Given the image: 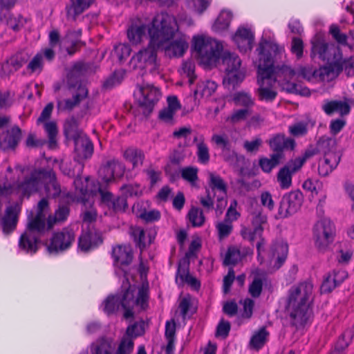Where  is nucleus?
Returning <instances> with one entry per match:
<instances>
[{"mask_svg": "<svg viewBox=\"0 0 354 354\" xmlns=\"http://www.w3.org/2000/svg\"><path fill=\"white\" fill-rule=\"evenodd\" d=\"M44 129L48 137V146L50 149H54L57 146V136L58 133L57 127L55 122H46L44 123Z\"/></svg>", "mask_w": 354, "mask_h": 354, "instance_id": "47", "label": "nucleus"}, {"mask_svg": "<svg viewBox=\"0 0 354 354\" xmlns=\"http://www.w3.org/2000/svg\"><path fill=\"white\" fill-rule=\"evenodd\" d=\"M20 211L21 207L18 204L6 207L5 214L1 220V225L4 234H9L15 230Z\"/></svg>", "mask_w": 354, "mask_h": 354, "instance_id": "23", "label": "nucleus"}, {"mask_svg": "<svg viewBox=\"0 0 354 354\" xmlns=\"http://www.w3.org/2000/svg\"><path fill=\"white\" fill-rule=\"evenodd\" d=\"M102 243L100 235L92 230L83 231L78 239V247L83 252L94 249Z\"/></svg>", "mask_w": 354, "mask_h": 354, "instance_id": "27", "label": "nucleus"}, {"mask_svg": "<svg viewBox=\"0 0 354 354\" xmlns=\"http://www.w3.org/2000/svg\"><path fill=\"white\" fill-rule=\"evenodd\" d=\"M330 33L339 44L342 45L346 44L347 36L340 32L338 26L332 25L330 28Z\"/></svg>", "mask_w": 354, "mask_h": 354, "instance_id": "64", "label": "nucleus"}, {"mask_svg": "<svg viewBox=\"0 0 354 354\" xmlns=\"http://www.w3.org/2000/svg\"><path fill=\"white\" fill-rule=\"evenodd\" d=\"M95 189L97 190V192L100 194L102 202L106 204L110 209H112L115 212L125 211L127 207L126 197L121 196L113 198L111 192L102 190L98 183L95 186Z\"/></svg>", "mask_w": 354, "mask_h": 354, "instance_id": "21", "label": "nucleus"}, {"mask_svg": "<svg viewBox=\"0 0 354 354\" xmlns=\"http://www.w3.org/2000/svg\"><path fill=\"white\" fill-rule=\"evenodd\" d=\"M212 0H187L189 8L194 12L201 15L210 5Z\"/></svg>", "mask_w": 354, "mask_h": 354, "instance_id": "54", "label": "nucleus"}, {"mask_svg": "<svg viewBox=\"0 0 354 354\" xmlns=\"http://www.w3.org/2000/svg\"><path fill=\"white\" fill-rule=\"evenodd\" d=\"M312 53L314 55H318L319 58L322 60L329 59L327 51L328 48V44L317 40L312 43Z\"/></svg>", "mask_w": 354, "mask_h": 354, "instance_id": "52", "label": "nucleus"}, {"mask_svg": "<svg viewBox=\"0 0 354 354\" xmlns=\"http://www.w3.org/2000/svg\"><path fill=\"white\" fill-rule=\"evenodd\" d=\"M93 0H71V5L66 6L68 19L75 21L77 16L88 9Z\"/></svg>", "mask_w": 354, "mask_h": 354, "instance_id": "33", "label": "nucleus"}, {"mask_svg": "<svg viewBox=\"0 0 354 354\" xmlns=\"http://www.w3.org/2000/svg\"><path fill=\"white\" fill-rule=\"evenodd\" d=\"M322 109L328 115L337 113L344 116L349 113L351 107L345 101L325 100L322 105Z\"/></svg>", "mask_w": 354, "mask_h": 354, "instance_id": "29", "label": "nucleus"}, {"mask_svg": "<svg viewBox=\"0 0 354 354\" xmlns=\"http://www.w3.org/2000/svg\"><path fill=\"white\" fill-rule=\"evenodd\" d=\"M304 203V195L299 190H292L283 195L278 209L279 218H286L297 212Z\"/></svg>", "mask_w": 354, "mask_h": 354, "instance_id": "14", "label": "nucleus"}, {"mask_svg": "<svg viewBox=\"0 0 354 354\" xmlns=\"http://www.w3.org/2000/svg\"><path fill=\"white\" fill-rule=\"evenodd\" d=\"M208 185L209 189L213 192L217 191L219 192V194L217 196V203L215 207L216 216V217H218L223 214V210L227 205L226 196L227 186L226 183L220 176L214 173L209 174Z\"/></svg>", "mask_w": 354, "mask_h": 354, "instance_id": "17", "label": "nucleus"}, {"mask_svg": "<svg viewBox=\"0 0 354 354\" xmlns=\"http://www.w3.org/2000/svg\"><path fill=\"white\" fill-rule=\"evenodd\" d=\"M21 130L17 125L12 126L0 134V147L3 150L14 149L21 138Z\"/></svg>", "mask_w": 354, "mask_h": 354, "instance_id": "24", "label": "nucleus"}, {"mask_svg": "<svg viewBox=\"0 0 354 354\" xmlns=\"http://www.w3.org/2000/svg\"><path fill=\"white\" fill-rule=\"evenodd\" d=\"M233 101L236 106L250 109L254 104V98L246 91H239L233 95Z\"/></svg>", "mask_w": 354, "mask_h": 354, "instance_id": "40", "label": "nucleus"}, {"mask_svg": "<svg viewBox=\"0 0 354 354\" xmlns=\"http://www.w3.org/2000/svg\"><path fill=\"white\" fill-rule=\"evenodd\" d=\"M30 57V55L27 51L21 50L11 56L9 59L14 69L19 70L28 62Z\"/></svg>", "mask_w": 354, "mask_h": 354, "instance_id": "49", "label": "nucleus"}, {"mask_svg": "<svg viewBox=\"0 0 354 354\" xmlns=\"http://www.w3.org/2000/svg\"><path fill=\"white\" fill-rule=\"evenodd\" d=\"M222 61L225 66L228 81L234 85L241 82L245 78V73L240 70L241 60L238 55L230 52H224Z\"/></svg>", "mask_w": 354, "mask_h": 354, "instance_id": "16", "label": "nucleus"}, {"mask_svg": "<svg viewBox=\"0 0 354 354\" xmlns=\"http://www.w3.org/2000/svg\"><path fill=\"white\" fill-rule=\"evenodd\" d=\"M187 216L189 222L194 227H201L205 223V218L203 215V212L198 207H192L189 210Z\"/></svg>", "mask_w": 354, "mask_h": 354, "instance_id": "51", "label": "nucleus"}, {"mask_svg": "<svg viewBox=\"0 0 354 354\" xmlns=\"http://www.w3.org/2000/svg\"><path fill=\"white\" fill-rule=\"evenodd\" d=\"M138 324H135L129 326L127 330V335L124 336L120 341L115 354H131L134 348L133 337H137L140 333L136 332Z\"/></svg>", "mask_w": 354, "mask_h": 354, "instance_id": "26", "label": "nucleus"}, {"mask_svg": "<svg viewBox=\"0 0 354 354\" xmlns=\"http://www.w3.org/2000/svg\"><path fill=\"white\" fill-rule=\"evenodd\" d=\"M149 289L148 285L142 284L137 288L129 284L127 279L124 281L121 292L115 295L109 296L104 301V310L108 315L115 313L120 308L124 310V317H133V308L138 307L141 310L148 308Z\"/></svg>", "mask_w": 354, "mask_h": 354, "instance_id": "3", "label": "nucleus"}, {"mask_svg": "<svg viewBox=\"0 0 354 354\" xmlns=\"http://www.w3.org/2000/svg\"><path fill=\"white\" fill-rule=\"evenodd\" d=\"M244 255L236 246H230L223 259V265L235 266L240 262Z\"/></svg>", "mask_w": 354, "mask_h": 354, "instance_id": "39", "label": "nucleus"}, {"mask_svg": "<svg viewBox=\"0 0 354 354\" xmlns=\"http://www.w3.org/2000/svg\"><path fill=\"white\" fill-rule=\"evenodd\" d=\"M44 65L42 54L37 53L27 64L26 70L30 74L39 75L43 71Z\"/></svg>", "mask_w": 354, "mask_h": 354, "instance_id": "45", "label": "nucleus"}, {"mask_svg": "<svg viewBox=\"0 0 354 354\" xmlns=\"http://www.w3.org/2000/svg\"><path fill=\"white\" fill-rule=\"evenodd\" d=\"M263 231V227L257 226L253 230L249 228L243 227L241 231V234L244 239L248 240L251 242L254 241L257 236H261Z\"/></svg>", "mask_w": 354, "mask_h": 354, "instance_id": "55", "label": "nucleus"}, {"mask_svg": "<svg viewBox=\"0 0 354 354\" xmlns=\"http://www.w3.org/2000/svg\"><path fill=\"white\" fill-rule=\"evenodd\" d=\"M87 95L88 89L84 86L80 85L77 88V93L71 99L59 100L57 102L58 109L62 111H71L78 105L82 100L86 98Z\"/></svg>", "mask_w": 354, "mask_h": 354, "instance_id": "32", "label": "nucleus"}, {"mask_svg": "<svg viewBox=\"0 0 354 354\" xmlns=\"http://www.w3.org/2000/svg\"><path fill=\"white\" fill-rule=\"evenodd\" d=\"M282 50L277 44L266 40L261 41L256 50L258 53V59L255 64L258 69L259 85L257 94L260 100L272 102L276 98L277 82L288 93L303 96H308L310 94V90L300 83L290 82V80L295 75V73L290 67L286 65L274 66L271 51L276 55L280 53Z\"/></svg>", "mask_w": 354, "mask_h": 354, "instance_id": "1", "label": "nucleus"}, {"mask_svg": "<svg viewBox=\"0 0 354 354\" xmlns=\"http://www.w3.org/2000/svg\"><path fill=\"white\" fill-rule=\"evenodd\" d=\"M317 149L324 155L319 162L318 172L320 176H326L337 167L341 155L337 151L335 140L330 138L320 140L317 143Z\"/></svg>", "mask_w": 354, "mask_h": 354, "instance_id": "11", "label": "nucleus"}, {"mask_svg": "<svg viewBox=\"0 0 354 354\" xmlns=\"http://www.w3.org/2000/svg\"><path fill=\"white\" fill-rule=\"evenodd\" d=\"M69 214V209L66 206H60L55 211L54 215H49L48 228H53L57 223L65 221Z\"/></svg>", "mask_w": 354, "mask_h": 354, "instance_id": "46", "label": "nucleus"}, {"mask_svg": "<svg viewBox=\"0 0 354 354\" xmlns=\"http://www.w3.org/2000/svg\"><path fill=\"white\" fill-rule=\"evenodd\" d=\"M167 41L160 46V49L164 50L165 55L169 57H182L189 47L188 39L185 35H178L175 37L176 32Z\"/></svg>", "mask_w": 354, "mask_h": 354, "instance_id": "18", "label": "nucleus"}, {"mask_svg": "<svg viewBox=\"0 0 354 354\" xmlns=\"http://www.w3.org/2000/svg\"><path fill=\"white\" fill-rule=\"evenodd\" d=\"M215 227L220 241L228 237L233 230L232 223L227 220L218 222Z\"/></svg>", "mask_w": 354, "mask_h": 354, "instance_id": "50", "label": "nucleus"}, {"mask_svg": "<svg viewBox=\"0 0 354 354\" xmlns=\"http://www.w3.org/2000/svg\"><path fill=\"white\" fill-rule=\"evenodd\" d=\"M253 279L248 287V292L253 298L260 297L263 290V283L265 280L263 272L259 269L252 271Z\"/></svg>", "mask_w": 354, "mask_h": 354, "instance_id": "34", "label": "nucleus"}, {"mask_svg": "<svg viewBox=\"0 0 354 354\" xmlns=\"http://www.w3.org/2000/svg\"><path fill=\"white\" fill-rule=\"evenodd\" d=\"M75 192L73 200L82 204L81 217L84 223H92L96 221L97 213L93 207L91 196L97 193L95 189H88L89 178H75L73 181Z\"/></svg>", "mask_w": 354, "mask_h": 354, "instance_id": "8", "label": "nucleus"}, {"mask_svg": "<svg viewBox=\"0 0 354 354\" xmlns=\"http://www.w3.org/2000/svg\"><path fill=\"white\" fill-rule=\"evenodd\" d=\"M182 70L185 74L189 77L190 84H192L196 78L194 75L195 65L192 61H185L183 63Z\"/></svg>", "mask_w": 354, "mask_h": 354, "instance_id": "63", "label": "nucleus"}, {"mask_svg": "<svg viewBox=\"0 0 354 354\" xmlns=\"http://www.w3.org/2000/svg\"><path fill=\"white\" fill-rule=\"evenodd\" d=\"M232 19V13L230 10H222L214 24L215 31L221 32L227 30Z\"/></svg>", "mask_w": 354, "mask_h": 354, "instance_id": "41", "label": "nucleus"}, {"mask_svg": "<svg viewBox=\"0 0 354 354\" xmlns=\"http://www.w3.org/2000/svg\"><path fill=\"white\" fill-rule=\"evenodd\" d=\"M348 277L347 272L344 270H334L329 272L324 278L321 286L322 293H329L337 286H339Z\"/></svg>", "mask_w": 354, "mask_h": 354, "instance_id": "25", "label": "nucleus"}, {"mask_svg": "<svg viewBox=\"0 0 354 354\" xmlns=\"http://www.w3.org/2000/svg\"><path fill=\"white\" fill-rule=\"evenodd\" d=\"M336 236L335 224L328 218L317 221L313 227V239L316 249L320 252L329 250Z\"/></svg>", "mask_w": 354, "mask_h": 354, "instance_id": "12", "label": "nucleus"}, {"mask_svg": "<svg viewBox=\"0 0 354 354\" xmlns=\"http://www.w3.org/2000/svg\"><path fill=\"white\" fill-rule=\"evenodd\" d=\"M216 84L213 81H207L199 84L194 92V98L196 100L198 95L201 97H208L211 96L216 89Z\"/></svg>", "mask_w": 354, "mask_h": 354, "instance_id": "44", "label": "nucleus"}, {"mask_svg": "<svg viewBox=\"0 0 354 354\" xmlns=\"http://www.w3.org/2000/svg\"><path fill=\"white\" fill-rule=\"evenodd\" d=\"M288 252V246L283 242L276 243L270 249V261H274V267L279 269L285 262Z\"/></svg>", "mask_w": 354, "mask_h": 354, "instance_id": "30", "label": "nucleus"}, {"mask_svg": "<svg viewBox=\"0 0 354 354\" xmlns=\"http://www.w3.org/2000/svg\"><path fill=\"white\" fill-rule=\"evenodd\" d=\"M283 158V153H274L270 155V158L266 157L261 158L259 160V165L263 171L270 173L274 167L279 165Z\"/></svg>", "mask_w": 354, "mask_h": 354, "instance_id": "36", "label": "nucleus"}, {"mask_svg": "<svg viewBox=\"0 0 354 354\" xmlns=\"http://www.w3.org/2000/svg\"><path fill=\"white\" fill-rule=\"evenodd\" d=\"M270 149L274 153H281L284 149L292 150L295 147V142L292 138H286L283 134H276L268 141Z\"/></svg>", "mask_w": 354, "mask_h": 354, "instance_id": "31", "label": "nucleus"}, {"mask_svg": "<svg viewBox=\"0 0 354 354\" xmlns=\"http://www.w3.org/2000/svg\"><path fill=\"white\" fill-rule=\"evenodd\" d=\"M42 185L48 198H56L61 194L60 185L53 169H39L31 171L28 176L17 184L0 183V196L17 194L28 198L32 194L37 192Z\"/></svg>", "mask_w": 354, "mask_h": 354, "instance_id": "2", "label": "nucleus"}, {"mask_svg": "<svg viewBox=\"0 0 354 354\" xmlns=\"http://www.w3.org/2000/svg\"><path fill=\"white\" fill-rule=\"evenodd\" d=\"M192 48L200 64L209 67L216 64L223 50L219 41L204 35L193 37Z\"/></svg>", "mask_w": 354, "mask_h": 354, "instance_id": "9", "label": "nucleus"}, {"mask_svg": "<svg viewBox=\"0 0 354 354\" xmlns=\"http://www.w3.org/2000/svg\"><path fill=\"white\" fill-rule=\"evenodd\" d=\"M269 333L265 327H262L255 331L251 337L250 346L251 348L259 350L268 341Z\"/></svg>", "mask_w": 354, "mask_h": 354, "instance_id": "37", "label": "nucleus"}, {"mask_svg": "<svg viewBox=\"0 0 354 354\" xmlns=\"http://www.w3.org/2000/svg\"><path fill=\"white\" fill-rule=\"evenodd\" d=\"M161 93L158 88L148 84L138 85L134 91L140 106L145 115H148L153 110L154 104L159 100Z\"/></svg>", "mask_w": 354, "mask_h": 354, "instance_id": "13", "label": "nucleus"}, {"mask_svg": "<svg viewBox=\"0 0 354 354\" xmlns=\"http://www.w3.org/2000/svg\"><path fill=\"white\" fill-rule=\"evenodd\" d=\"M162 27H173L174 32L178 30L176 18L167 12L157 14L152 21L147 24L140 19L133 20L127 30L129 41L133 45H138L149 37V30H160Z\"/></svg>", "mask_w": 354, "mask_h": 354, "instance_id": "7", "label": "nucleus"}, {"mask_svg": "<svg viewBox=\"0 0 354 354\" xmlns=\"http://www.w3.org/2000/svg\"><path fill=\"white\" fill-rule=\"evenodd\" d=\"M232 39L239 50L245 53L252 50L254 35L251 29L241 26L236 30Z\"/></svg>", "mask_w": 354, "mask_h": 354, "instance_id": "22", "label": "nucleus"}, {"mask_svg": "<svg viewBox=\"0 0 354 354\" xmlns=\"http://www.w3.org/2000/svg\"><path fill=\"white\" fill-rule=\"evenodd\" d=\"M123 156L127 161L132 164L133 168L141 166L145 158V155L141 150L133 147L127 149L124 151Z\"/></svg>", "mask_w": 354, "mask_h": 354, "instance_id": "38", "label": "nucleus"}, {"mask_svg": "<svg viewBox=\"0 0 354 354\" xmlns=\"http://www.w3.org/2000/svg\"><path fill=\"white\" fill-rule=\"evenodd\" d=\"M300 170L299 164H295L291 159L280 168L277 174V180L281 189H289L292 184V176Z\"/></svg>", "mask_w": 354, "mask_h": 354, "instance_id": "20", "label": "nucleus"}, {"mask_svg": "<svg viewBox=\"0 0 354 354\" xmlns=\"http://www.w3.org/2000/svg\"><path fill=\"white\" fill-rule=\"evenodd\" d=\"M196 149L198 161L204 165L207 164L210 159L209 150L203 135L199 136V142L196 145Z\"/></svg>", "mask_w": 354, "mask_h": 354, "instance_id": "42", "label": "nucleus"}, {"mask_svg": "<svg viewBox=\"0 0 354 354\" xmlns=\"http://www.w3.org/2000/svg\"><path fill=\"white\" fill-rule=\"evenodd\" d=\"M174 28L162 27L160 30H149V43L146 48L140 49L130 60L133 68H147L153 74H159V65L157 62V49L174 34Z\"/></svg>", "mask_w": 354, "mask_h": 354, "instance_id": "5", "label": "nucleus"}, {"mask_svg": "<svg viewBox=\"0 0 354 354\" xmlns=\"http://www.w3.org/2000/svg\"><path fill=\"white\" fill-rule=\"evenodd\" d=\"M263 144V140L259 137H256L252 140H245L243 143V148L248 153H256Z\"/></svg>", "mask_w": 354, "mask_h": 354, "instance_id": "58", "label": "nucleus"}, {"mask_svg": "<svg viewBox=\"0 0 354 354\" xmlns=\"http://www.w3.org/2000/svg\"><path fill=\"white\" fill-rule=\"evenodd\" d=\"M121 190L122 192L123 196H139L142 194V191L140 187L137 184H129L124 185L121 187Z\"/></svg>", "mask_w": 354, "mask_h": 354, "instance_id": "60", "label": "nucleus"}, {"mask_svg": "<svg viewBox=\"0 0 354 354\" xmlns=\"http://www.w3.org/2000/svg\"><path fill=\"white\" fill-rule=\"evenodd\" d=\"M114 52L120 61L127 58L131 52V48L129 44H119L114 48Z\"/></svg>", "mask_w": 354, "mask_h": 354, "instance_id": "57", "label": "nucleus"}, {"mask_svg": "<svg viewBox=\"0 0 354 354\" xmlns=\"http://www.w3.org/2000/svg\"><path fill=\"white\" fill-rule=\"evenodd\" d=\"M315 70L316 69H313L310 66L300 67L297 73L293 70L295 73V75L290 80V82H292V80H294L296 76H301L308 80L315 79Z\"/></svg>", "mask_w": 354, "mask_h": 354, "instance_id": "61", "label": "nucleus"}, {"mask_svg": "<svg viewBox=\"0 0 354 354\" xmlns=\"http://www.w3.org/2000/svg\"><path fill=\"white\" fill-rule=\"evenodd\" d=\"M75 144L74 161L76 162L75 168L73 170L66 171L64 165H62L63 172L71 177L82 178L84 169V160L90 158L93 153V145L88 136L82 132H78L73 136Z\"/></svg>", "mask_w": 354, "mask_h": 354, "instance_id": "10", "label": "nucleus"}, {"mask_svg": "<svg viewBox=\"0 0 354 354\" xmlns=\"http://www.w3.org/2000/svg\"><path fill=\"white\" fill-rule=\"evenodd\" d=\"M91 354H111V343L106 339L101 338L91 345Z\"/></svg>", "mask_w": 354, "mask_h": 354, "instance_id": "43", "label": "nucleus"}, {"mask_svg": "<svg viewBox=\"0 0 354 354\" xmlns=\"http://www.w3.org/2000/svg\"><path fill=\"white\" fill-rule=\"evenodd\" d=\"M124 166L119 161H108L99 170L100 178L106 183H109L117 178H120L124 173Z\"/></svg>", "mask_w": 354, "mask_h": 354, "instance_id": "19", "label": "nucleus"}, {"mask_svg": "<svg viewBox=\"0 0 354 354\" xmlns=\"http://www.w3.org/2000/svg\"><path fill=\"white\" fill-rule=\"evenodd\" d=\"M115 265L121 268L129 266L133 260V252L129 245H117L112 249Z\"/></svg>", "mask_w": 354, "mask_h": 354, "instance_id": "28", "label": "nucleus"}, {"mask_svg": "<svg viewBox=\"0 0 354 354\" xmlns=\"http://www.w3.org/2000/svg\"><path fill=\"white\" fill-rule=\"evenodd\" d=\"M189 274L188 270V266L186 263H180L178 267L176 282L178 286H183L185 283V280Z\"/></svg>", "mask_w": 354, "mask_h": 354, "instance_id": "59", "label": "nucleus"}, {"mask_svg": "<svg viewBox=\"0 0 354 354\" xmlns=\"http://www.w3.org/2000/svg\"><path fill=\"white\" fill-rule=\"evenodd\" d=\"M75 234L72 229L63 228L53 233L47 250L50 253H60L68 250L75 241Z\"/></svg>", "mask_w": 354, "mask_h": 354, "instance_id": "15", "label": "nucleus"}, {"mask_svg": "<svg viewBox=\"0 0 354 354\" xmlns=\"http://www.w3.org/2000/svg\"><path fill=\"white\" fill-rule=\"evenodd\" d=\"M313 293V285L310 281L295 285L288 291L286 312L290 324L297 329L304 327L311 318Z\"/></svg>", "mask_w": 354, "mask_h": 354, "instance_id": "4", "label": "nucleus"}, {"mask_svg": "<svg viewBox=\"0 0 354 354\" xmlns=\"http://www.w3.org/2000/svg\"><path fill=\"white\" fill-rule=\"evenodd\" d=\"M211 142H213L217 148L220 149L221 151L226 150L232 147L229 137L225 133L213 134L211 138Z\"/></svg>", "mask_w": 354, "mask_h": 354, "instance_id": "53", "label": "nucleus"}, {"mask_svg": "<svg viewBox=\"0 0 354 354\" xmlns=\"http://www.w3.org/2000/svg\"><path fill=\"white\" fill-rule=\"evenodd\" d=\"M263 231V227L257 226L253 230L249 228L243 227L241 231V234L244 239L248 240L251 242L254 241L257 236H261Z\"/></svg>", "mask_w": 354, "mask_h": 354, "instance_id": "56", "label": "nucleus"}, {"mask_svg": "<svg viewBox=\"0 0 354 354\" xmlns=\"http://www.w3.org/2000/svg\"><path fill=\"white\" fill-rule=\"evenodd\" d=\"M198 169L195 167H186L180 170V175L183 180L188 182L192 186H196L198 180Z\"/></svg>", "mask_w": 354, "mask_h": 354, "instance_id": "48", "label": "nucleus"}, {"mask_svg": "<svg viewBox=\"0 0 354 354\" xmlns=\"http://www.w3.org/2000/svg\"><path fill=\"white\" fill-rule=\"evenodd\" d=\"M251 112L248 109H241L234 111L230 116V120L233 123H236L244 120L250 115Z\"/></svg>", "mask_w": 354, "mask_h": 354, "instance_id": "62", "label": "nucleus"}, {"mask_svg": "<svg viewBox=\"0 0 354 354\" xmlns=\"http://www.w3.org/2000/svg\"><path fill=\"white\" fill-rule=\"evenodd\" d=\"M48 209V200L42 198L37 205L35 214H28L26 230L19 239L21 249L30 253L36 252L40 236L51 229L48 228V217L46 218Z\"/></svg>", "mask_w": 354, "mask_h": 354, "instance_id": "6", "label": "nucleus"}, {"mask_svg": "<svg viewBox=\"0 0 354 354\" xmlns=\"http://www.w3.org/2000/svg\"><path fill=\"white\" fill-rule=\"evenodd\" d=\"M354 335L353 329H348L339 337L334 349L329 354H345L346 349L351 343Z\"/></svg>", "mask_w": 354, "mask_h": 354, "instance_id": "35", "label": "nucleus"}]
</instances>
